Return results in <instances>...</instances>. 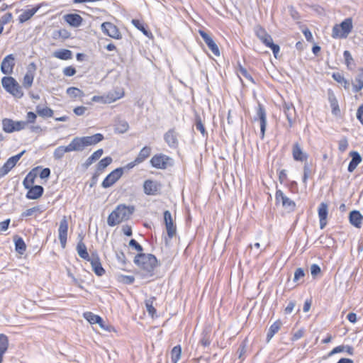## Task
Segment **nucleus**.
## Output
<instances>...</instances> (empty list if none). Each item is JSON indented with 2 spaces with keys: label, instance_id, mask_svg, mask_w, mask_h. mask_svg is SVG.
Instances as JSON below:
<instances>
[{
  "label": "nucleus",
  "instance_id": "f257e3e1",
  "mask_svg": "<svg viewBox=\"0 0 363 363\" xmlns=\"http://www.w3.org/2000/svg\"><path fill=\"white\" fill-rule=\"evenodd\" d=\"M135 211V207L134 206L119 204L109 214L107 218V223L109 226L113 227L123 221L128 220L130 218Z\"/></svg>",
  "mask_w": 363,
  "mask_h": 363
},
{
  "label": "nucleus",
  "instance_id": "f03ea898",
  "mask_svg": "<svg viewBox=\"0 0 363 363\" xmlns=\"http://www.w3.org/2000/svg\"><path fill=\"white\" fill-rule=\"evenodd\" d=\"M133 262L139 268L152 276L158 262L156 257L152 254L138 253L135 256Z\"/></svg>",
  "mask_w": 363,
  "mask_h": 363
},
{
  "label": "nucleus",
  "instance_id": "7ed1b4c3",
  "mask_svg": "<svg viewBox=\"0 0 363 363\" xmlns=\"http://www.w3.org/2000/svg\"><path fill=\"white\" fill-rule=\"evenodd\" d=\"M353 29L352 18H347L340 23H336L332 28L331 36L334 39H346Z\"/></svg>",
  "mask_w": 363,
  "mask_h": 363
},
{
  "label": "nucleus",
  "instance_id": "20e7f679",
  "mask_svg": "<svg viewBox=\"0 0 363 363\" xmlns=\"http://www.w3.org/2000/svg\"><path fill=\"white\" fill-rule=\"evenodd\" d=\"M101 133H96L91 136L75 137L73 138L77 151H82L85 147L99 143L104 140Z\"/></svg>",
  "mask_w": 363,
  "mask_h": 363
},
{
  "label": "nucleus",
  "instance_id": "39448f33",
  "mask_svg": "<svg viewBox=\"0 0 363 363\" xmlns=\"http://www.w3.org/2000/svg\"><path fill=\"white\" fill-rule=\"evenodd\" d=\"M254 120H259L260 122V138L263 140L267 128V113L264 106L260 102H258L257 104L256 116H255Z\"/></svg>",
  "mask_w": 363,
  "mask_h": 363
},
{
  "label": "nucleus",
  "instance_id": "423d86ee",
  "mask_svg": "<svg viewBox=\"0 0 363 363\" xmlns=\"http://www.w3.org/2000/svg\"><path fill=\"white\" fill-rule=\"evenodd\" d=\"M125 92H108L101 96H94L92 97L91 101L96 103L103 104H111L116 101L117 99H121L124 96Z\"/></svg>",
  "mask_w": 363,
  "mask_h": 363
},
{
  "label": "nucleus",
  "instance_id": "0eeeda50",
  "mask_svg": "<svg viewBox=\"0 0 363 363\" xmlns=\"http://www.w3.org/2000/svg\"><path fill=\"white\" fill-rule=\"evenodd\" d=\"M26 150L21 151L20 153L9 157L4 165L0 168V179L6 176L21 158Z\"/></svg>",
  "mask_w": 363,
  "mask_h": 363
},
{
  "label": "nucleus",
  "instance_id": "6e6552de",
  "mask_svg": "<svg viewBox=\"0 0 363 363\" xmlns=\"http://www.w3.org/2000/svg\"><path fill=\"white\" fill-rule=\"evenodd\" d=\"M171 157L169 156L160 153L154 155L150 160V164L153 167L160 169H164L168 166L171 165Z\"/></svg>",
  "mask_w": 363,
  "mask_h": 363
},
{
  "label": "nucleus",
  "instance_id": "1a4fd4ad",
  "mask_svg": "<svg viewBox=\"0 0 363 363\" xmlns=\"http://www.w3.org/2000/svg\"><path fill=\"white\" fill-rule=\"evenodd\" d=\"M124 168L118 167L109 173L102 182L103 188H108L113 186L123 175Z\"/></svg>",
  "mask_w": 363,
  "mask_h": 363
},
{
  "label": "nucleus",
  "instance_id": "9d476101",
  "mask_svg": "<svg viewBox=\"0 0 363 363\" xmlns=\"http://www.w3.org/2000/svg\"><path fill=\"white\" fill-rule=\"evenodd\" d=\"M276 203L281 202L282 206L287 209L289 211L292 212L295 211L296 203L284 195L283 191L280 189H277L275 194Z\"/></svg>",
  "mask_w": 363,
  "mask_h": 363
},
{
  "label": "nucleus",
  "instance_id": "9b49d317",
  "mask_svg": "<svg viewBox=\"0 0 363 363\" xmlns=\"http://www.w3.org/2000/svg\"><path fill=\"white\" fill-rule=\"evenodd\" d=\"M161 187V184L155 180L147 179L143 183L144 193L149 196H155L160 194Z\"/></svg>",
  "mask_w": 363,
  "mask_h": 363
},
{
  "label": "nucleus",
  "instance_id": "f8f14e48",
  "mask_svg": "<svg viewBox=\"0 0 363 363\" xmlns=\"http://www.w3.org/2000/svg\"><path fill=\"white\" fill-rule=\"evenodd\" d=\"M68 231V220L67 216H64L60 222L58 228V238L61 247L64 249L67 245Z\"/></svg>",
  "mask_w": 363,
  "mask_h": 363
},
{
  "label": "nucleus",
  "instance_id": "ddd939ff",
  "mask_svg": "<svg viewBox=\"0 0 363 363\" xmlns=\"http://www.w3.org/2000/svg\"><path fill=\"white\" fill-rule=\"evenodd\" d=\"M101 30L105 35L119 40L122 38V35L116 25L111 22H104L101 24Z\"/></svg>",
  "mask_w": 363,
  "mask_h": 363
},
{
  "label": "nucleus",
  "instance_id": "4468645a",
  "mask_svg": "<svg viewBox=\"0 0 363 363\" xmlns=\"http://www.w3.org/2000/svg\"><path fill=\"white\" fill-rule=\"evenodd\" d=\"M15 67V57L13 54L6 55L1 64V71L4 74H11Z\"/></svg>",
  "mask_w": 363,
  "mask_h": 363
},
{
  "label": "nucleus",
  "instance_id": "2eb2a0df",
  "mask_svg": "<svg viewBox=\"0 0 363 363\" xmlns=\"http://www.w3.org/2000/svg\"><path fill=\"white\" fill-rule=\"evenodd\" d=\"M36 69L37 67L34 62H31L29 64L27 69V72L23 77L22 82L24 88L28 89L32 86Z\"/></svg>",
  "mask_w": 363,
  "mask_h": 363
},
{
  "label": "nucleus",
  "instance_id": "dca6fc26",
  "mask_svg": "<svg viewBox=\"0 0 363 363\" xmlns=\"http://www.w3.org/2000/svg\"><path fill=\"white\" fill-rule=\"evenodd\" d=\"M199 33L207 45L208 48L216 56H220V52L217 44L214 42L212 38L204 30H199Z\"/></svg>",
  "mask_w": 363,
  "mask_h": 363
},
{
  "label": "nucleus",
  "instance_id": "f3484780",
  "mask_svg": "<svg viewBox=\"0 0 363 363\" xmlns=\"http://www.w3.org/2000/svg\"><path fill=\"white\" fill-rule=\"evenodd\" d=\"M87 261L90 262L92 270L97 276L101 277L105 274V269L103 268L100 258L96 252L91 253V258Z\"/></svg>",
  "mask_w": 363,
  "mask_h": 363
},
{
  "label": "nucleus",
  "instance_id": "a211bd4d",
  "mask_svg": "<svg viewBox=\"0 0 363 363\" xmlns=\"http://www.w3.org/2000/svg\"><path fill=\"white\" fill-rule=\"evenodd\" d=\"M283 111L289 122V128L293 127L296 121V110L294 105L291 103L284 102L283 105Z\"/></svg>",
  "mask_w": 363,
  "mask_h": 363
},
{
  "label": "nucleus",
  "instance_id": "6ab92c4d",
  "mask_svg": "<svg viewBox=\"0 0 363 363\" xmlns=\"http://www.w3.org/2000/svg\"><path fill=\"white\" fill-rule=\"evenodd\" d=\"M72 151H77L73 140L67 146H59L57 147L53 152V157L56 160H60L63 157L65 153Z\"/></svg>",
  "mask_w": 363,
  "mask_h": 363
},
{
  "label": "nucleus",
  "instance_id": "aec40b11",
  "mask_svg": "<svg viewBox=\"0 0 363 363\" xmlns=\"http://www.w3.org/2000/svg\"><path fill=\"white\" fill-rule=\"evenodd\" d=\"M84 317L91 323V324H99L101 328L107 331H110V327L105 324L103 318L98 315H95L91 312L84 313Z\"/></svg>",
  "mask_w": 363,
  "mask_h": 363
},
{
  "label": "nucleus",
  "instance_id": "412c9836",
  "mask_svg": "<svg viewBox=\"0 0 363 363\" xmlns=\"http://www.w3.org/2000/svg\"><path fill=\"white\" fill-rule=\"evenodd\" d=\"M320 228L323 229L327 225V217L328 214V206L327 203L322 202L318 206V209Z\"/></svg>",
  "mask_w": 363,
  "mask_h": 363
},
{
  "label": "nucleus",
  "instance_id": "4be33fe9",
  "mask_svg": "<svg viewBox=\"0 0 363 363\" xmlns=\"http://www.w3.org/2000/svg\"><path fill=\"white\" fill-rule=\"evenodd\" d=\"M164 140L169 147L176 148L178 146L177 133L174 128L169 129L164 135Z\"/></svg>",
  "mask_w": 363,
  "mask_h": 363
},
{
  "label": "nucleus",
  "instance_id": "5701e85b",
  "mask_svg": "<svg viewBox=\"0 0 363 363\" xmlns=\"http://www.w3.org/2000/svg\"><path fill=\"white\" fill-rule=\"evenodd\" d=\"M43 6V4H39L30 9L24 11L21 14L18 16V20L19 23H23L26 21L30 20Z\"/></svg>",
  "mask_w": 363,
  "mask_h": 363
},
{
  "label": "nucleus",
  "instance_id": "b1692460",
  "mask_svg": "<svg viewBox=\"0 0 363 363\" xmlns=\"http://www.w3.org/2000/svg\"><path fill=\"white\" fill-rule=\"evenodd\" d=\"M292 155L295 161L303 162L308 159V154L303 152L298 143H295L293 145Z\"/></svg>",
  "mask_w": 363,
  "mask_h": 363
},
{
  "label": "nucleus",
  "instance_id": "393cba45",
  "mask_svg": "<svg viewBox=\"0 0 363 363\" xmlns=\"http://www.w3.org/2000/svg\"><path fill=\"white\" fill-rule=\"evenodd\" d=\"M27 189L28 191L26 196L27 199L32 200L39 199L44 192V188L40 185L30 186V188Z\"/></svg>",
  "mask_w": 363,
  "mask_h": 363
},
{
  "label": "nucleus",
  "instance_id": "a878e982",
  "mask_svg": "<svg viewBox=\"0 0 363 363\" xmlns=\"http://www.w3.org/2000/svg\"><path fill=\"white\" fill-rule=\"evenodd\" d=\"M1 84L6 91H18L19 88L18 83L12 77H4L1 79Z\"/></svg>",
  "mask_w": 363,
  "mask_h": 363
},
{
  "label": "nucleus",
  "instance_id": "bb28decb",
  "mask_svg": "<svg viewBox=\"0 0 363 363\" xmlns=\"http://www.w3.org/2000/svg\"><path fill=\"white\" fill-rule=\"evenodd\" d=\"M65 21L72 27H79L83 22L82 17L77 13H68L64 16Z\"/></svg>",
  "mask_w": 363,
  "mask_h": 363
},
{
  "label": "nucleus",
  "instance_id": "cd10ccee",
  "mask_svg": "<svg viewBox=\"0 0 363 363\" xmlns=\"http://www.w3.org/2000/svg\"><path fill=\"white\" fill-rule=\"evenodd\" d=\"M349 220L353 226L360 228L363 222V216L359 211L353 210L350 213Z\"/></svg>",
  "mask_w": 363,
  "mask_h": 363
},
{
  "label": "nucleus",
  "instance_id": "c85d7f7f",
  "mask_svg": "<svg viewBox=\"0 0 363 363\" xmlns=\"http://www.w3.org/2000/svg\"><path fill=\"white\" fill-rule=\"evenodd\" d=\"M350 156L352 157V160L349 163L347 171L349 172H352L362 162V159L360 154L357 151L350 152Z\"/></svg>",
  "mask_w": 363,
  "mask_h": 363
},
{
  "label": "nucleus",
  "instance_id": "c756f323",
  "mask_svg": "<svg viewBox=\"0 0 363 363\" xmlns=\"http://www.w3.org/2000/svg\"><path fill=\"white\" fill-rule=\"evenodd\" d=\"M266 47L269 48L274 55L277 57V54L279 52V46L273 43V39L269 34H267L264 38L261 41Z\"/></svg>",
  "mask_w": 363,
  "mask_h": 363
},
{
  "label": "nucleus",
  "instance_id": "7c9ffc66",
  "mask_svg": "<svg viewBox=\"0 0 363 363\" xmlns=\"http://www.w3.org/2000/svg\"><path fill=\"white\" fill-rule=\"evenodd\" d=\"M76 250H77V252L79 256L81 258H82L86 261L91 258V256H89V255L87 252L86 246L82 241V238H81V240H79V242L77 245Z\"/></svg>",
  "mask_w": 363,
  "mask_h": 363
},
{
  "label": "nucleus",
  "instance_id": "2f4dec72",
  "mask_svg": "<svg viewBox=\"0 0 363 363\" xmlns=\"http://www.w3.org/2000/svg\"><path fill=\"white\" fill-rule=\"evenodd\" d=\"M104 153L103 149H99L95 151L90 157H89L84 163L82 164L84 169H86L95 161L98 160Z\"/></svg>",
  "mask_w": 363,
  "mask_h": 363
},
{
  "label": "nucleus",
  "instance_id": "473e14b6",
  "mask_svg": "<svg viewBox=\"0 0 363 363\" xmlns=\"http://www.w3.org/2000/svg\"><path fill=\"white\" fill-rule=\"evenodd\" d=\"M328 100L332 109V113L335 116H340V109L339 107L338 101L333 92L329 93Z\"/></svg>",
  "mask_w": 363,
  "mask_h": 363
},
{
  "label": "nucleus",
  "instance_id": "72a5a7b5",
  "mask_svg": "<svg viewBox=\"0 0 363 363\" xmlns=\"http://www.w3.org/2000/svg\"><path fill=\"white\" fill-rule=\"evenodd\" d=\"M281 325V321L280 320H277L269 327L266 337L267 342H269L273 336L280 330Z\"/></svg>",
  "mask_w": 363,
  "mask_h": 363
},
{
  "label": "nucleus",
  "instance_id": "f704fd0d",
  "mask_svg": "<svg viewBox=\"0 0 363 363\" xmlns=\"http://www.w3.org/2000/svg\"><path fill=\"white\" fill-rule=\"evenodd\" d=\"M13 240L16 251L20 255H23L26 250V245L23 239L18 235H15L13 237Z\"/></svg>",
  "mask_w": 363,
  "mask_h": 363
},
{
  "label": "nucleus",
  "instance_id": "c9c22d12",
  "mask_svg": "<svg viewBox=\"0 0 363 363\" xmlns=\"http://www.w3.org/2000/svg\"><path fill=\"white\" fill-rule=\"evenodd\" d=\"M112 158L109 156L101 159L96 166L95 172L101 174L103 171L112 162Z\"/></svg>",
  "mask_w": 363,
  "mask_h": 363
},
{
  "label": "nucleus",
  "instance_id": "e433bc0d",
  "mask_svg": "<svg viewBox=\"0 0 363 363\" xmlns=\"http://www.w3.org/2000/svg\"><path fill=\"white\" fill-rule=\"evenodd\" d=\"M151 154V147L149 146H145L143 147L139 154L135 158V162H139L140 164L144 162L147 158L150 157Z\"/></svg>",
  "mask_w": 363,
  "mask_h": 363
},
{
  "label": "nucleus",
  "instance_id": "4c0bfd02",
  "mask_svg": "<svg viewBox=\"0 0 363 363\" xmlns=\"http://www.w3.org/2000/svg\"><path fill=\"white\" fill-rule=\"evenodd\" d=\"M332 77L340 86V87L344 89L348 88L349 83L345 79L342 73L339 72H333L332 74Z\"/></svg>",
  "mask_w": 363,
  "mask_h": 363
},
{
  "label": "nucleus",
  "instance_id": "58836bf2",
  "mask_svg": "<svg viewBox=\"0 0 363 363\" xmlns=\"http://www.w3.org/2000/svg\"><path fill=\"white\" fill-rule=\"evenodd\" d=\"M2 128L6 133H11L15 131V121L10 118L2 120Z\"/></svg>",
  "mask_w": 363,
  "mask_h": 363
},
{
  "label": "nucleus",
  "instance_id": "ea45409f",
  "mask_svg": "<svg viewBox=\"0 0 363 363\" xmlns=\"http://www.w3.org/2000/svg\"><path fill=\"white\" fill-rule=\"evenodd\" d=\"M53 56L60 60H67L72 58V53L69 50L62 49L55 51L53 54Z\"/></svg>",
  "mask_w": 363,
  "mask_h": 363
},
{
  "label": "nucleus",
  "instance_id": "a19ab883",
  "mask_svg": "<svg viewBox=\"0 0 363 363\" xmlns=\"http://www.w3.org/2000/svg\"><path fill=\"white\" fill-rule=\"evenodd\" d=\"M343 57L345 59V64L347 69L352 70L355 67V62L352 57L351 53L348 50H345L343 52Z\"/></svg>",
  "mask_w": 363,
  "mask_h": 363
},
{
  "label": "nucleus",
  "instance_id": "79ce46f5",
  "mask_svg": "<svg viewBox=\"0 0 363 363\" xmlns=\"http://www.w3.org/2000/svg\"><path fill=\"white\" fill-rule=\"evenodd\" d=\"M131 23L135 28H137L139 30H140L145 35L149 36V35L151 34V33L148 30V29L147 28V26L143 21H141L138 19H133Z\"/></svg>",
  "mask_w": 363,
  "mask_h": 363
},
{
  "label": "nucleus",
  "instance_id": "37998d69",
  "mask_svg": "<svg viewBox=\"0 0 363 363\" xmlns=\"http://www.w3.org/2000/svg\"><path fill=\"white\" fill-rule=\"evenodd\" d=\"M182 355V347L180 345L174 346L171 351V360L172 363H177Z\"/></svg>",
  "mask_w": 363,
  "mask_h": 363
},
{
  "label": "nucleus",
  "instance_id": "c03bdc74",
  "mask_svg": "<svg viewBox=\"0 0 363 363\" xmlns=\"http://www.w3.org/2000/svg\"><path fill=\"white\" fill-rule=\"evenodd\" d=\"M352 84L357 91L363 89V67L359 69V72L354 79Z\"/></svg>",
  "mask_w": 363,
  "mask_h": 363
},
{
  "label": "nucleus",
  "instance_id": "a18cd8bd",
  "mask_svg": "<svg viewBox=\"0 0 363 363\" xmlns=\"http://www.w3.org/2000/svg\"><path fill=\"white\" fill-rule=\"evenodd\" d=\"M36 113L43 118H50L53 115V111L51 108L48 107L43 108L40 106H36Z\"/></svg>",
  "mask_w": 363,
  "mask_h": 363
},
{
  "label": "nucleus",
  "instance_id": "49530a36",
  "mask_svg": "<svg viewBox=\"0 0 363 363\" xmlns=\"http://www.w3.org/2000/svg\"><path fill=\"white\" fill-rule=\"evenodd\" d=\"M156 298L155 296L150 297L149 299L145 301V307L147 309V311L148 312L149 315L151 317H154V315L156 314V309L153 306V302L155 301Z\"/></svg>",
  "mask_w": 363,
  "mask_h": 363
},
{
  "label": "nucleus",
  "instance_id": "de8ad7c7",
  "mask_svg": "<svg viewBox=\"0 0 363 363\" xmlns=\"http://www.w3.org/2000/svg\"><path fill=\"white\" fill-rule=\"evenodd\" d=\"M195 126L196 128L201 132L203 136L208 135L204 125L202 123L201 116L199 114H196L195 116Z\"/></svg>",
  "mask_w": 363,
  "mask_h": 363
},
{
  "label": "nucleus",
  "instance_id": "09e8293b",
  "mask_svg": "<svg viewBox=\"0 0 363 363\" xmlns=\"http://www.w3.org/2000/svg\"><path fill=\"white\" fill-rule=\"evenodd\" d=\"M9 347V338L8 337L1 333L0 334V353L4 354Z\"/></svg>",
  "mask_w": 363,
  "mask_h": 363
},
{
  "label": "nucleus",
  "instance_id": "8fccbe9b",
  "mask_svg": "<svg viewBox=\"0 0 363 363\" xmlns=\"http://www.w3.org/2000/svg\"><path fill=\"white\" fill-rule=\"evenodd\" d=\"M211 335L207 330H203L201 333V337L199 340V343L203 347H208L211 345Z\"/></svg>",
  "mask_w": 363,
  "mask_h": 363
},
{
  "label": "nucleus",
  "instance_id": "3c124183",
  "mask_svg": "<svg viewBox=\"0 0 363 363\" xmlns=\"http://www.w3.org/2000/svg\"><path fill=\"white\" fill-rule=\"evenodd\" d=\"M36 174H33L32 172H30L25 179L23 181V184L25 189H29L32 184H33L35 182Z\"/></svg>",
  "mask_w": 363,
  "mask_h": 363
},
{
  "label": "nucleus",
  "instance_id": "603ef678",
  "mask_svg": "<svg viewBox=\"0 0 363 363\" xmlns=\"http://www.w3.org/2000/svg\"><path fill=\"white\" fill-rule=\"evenodd\" d=\"M12 19V14L11 13H6L2 16L0 18V35L4 30V26L9 23Z\"/></svg>",
  "mask_w": 363,
  "mask_h": 363
},
{
  "label": "nucleus",
  "instance_id": "864d4df0",
  "mask_svg": "<svg viewBox=\"0 0 363 363\" xmlns=\"http://www.w3.org/2000/svg\"><path fill=\"white\" fill-rule=\"evenodd\" d=\"M129 125L125 121H120L115 127V132L118 133H124L128 131Z\"/></svg>",
  "mask_w": 363,
  "mask_h": 363
},
{
  "label": "nucleus",
  "instance_id": "5fc2aeb1",
  "mask_svg": "<svg viewBox=\"0 0 363 363\" xmlns=\"http://www.w3.org/2000/svg\"><path fill=\"white\" fill-rule=\"evenodd\" d=\"M167 236L169 239H172L177 233V227L176 225L174 224V223H169L165 224Z\"/></svg>",
  "mask_w": 363,
  "mask_h": 363
},
{
  "label": "nucleus",
  "instance_id": "6e6d98bb",
  "mask_svg": "<svg viewBox=\"0 0 363 363\" xmlns=\"http://www.w3.org/2000/svg\"><path fill=\"white\" fill-rule=\"evenodd\" d=\"M348 140L346 137H342L339 141H338V150L341 152H344L346 151V150L348 147Z\"/></svg>",
  "mask_w": 363,
  "mask_h": 363
},
{
  "label": "nucleus",
  "instance_id": "4d7b16f0",
  "mask_svg": "<svg viewBox=\"0 0 363 363\" xmlns=\"http://www.w3.org/2000/svg\"><path fill=\"white\" fill-rule=\"evenodd\" d=\"M116 259L119 263L123 266H125L127 264V259L125 253L123 251L116 252Z\"/></svg>",
  "mask_w": 363,
  "mask_h": 363
},
{
  "label": "nucleus",
  "instance_id": "13d9d810",
  "mask_svg": "<svg viewBox=\"0 0 363 363\" xmlns=\"http://www.w3.org/2000/svg\"><path fill=\"white\" fill-rule=\"evenodd\" d=\"M129 246L134 248L135 250L139 252V253H143V247L135 239H131L129 241Z\"/></svg>",
  "mask_w": 363,
  "mask_h": 363
},
{
  "label": "nucleus",
  "instance_id": "bf43d9fd",
  "mask_svg": "<svg viewBox=\"0 0 363 363\" xmlns=\"http://www.w3.org/2000/svg\"><path fill=\"white\" fill-rule=\"evenodd\" d=\"M311 172V169L310 168L309 164L307 162H305L303 166V182L306 183L308 177Z\"/></svg>",
  "mask_w": 363,
  "mask_h": 363
},
{
  "label": "nucleus",
  "instance_id": "052dcab7",
  "mask_svg": "<svg viewBox=\"0 0 363 363\" xmlns=\"http://www.w3.org/2000/svg\"><path fill=\"white\" fill-rule=\"evenodd\" d=\"M305 272L303 269L299 267L297 268L294 272V281L297 282L300 279L303 278Z\"/></svg>",
  "mask_w": 363,
  "mask_h": 363
},
{
  "label": "nucleus",
  "instance_id": "680f3d73",
  "mask_svg": "<svg viewBox=\"0 0 363 363\" xmlns=\"http://www.w3.org/2000/svg\"><path fill=\"white\" fill-rule=\"evenodd\" d=\"M255 34L257 37L262 41L268 33L262 27H258L255 30Z\"/></svg>",
  "mask_w": 363,
  "mask_h": 363
},
{
  "label": "nucleus",
  "instance_id": "e2e57ef3",
  "mask_svg": "<svg viewBox=\"0 0 363 363\" xmlns=\"http://www.w3.org/2000/svg\"><path fill=\"white\" fill-rule=\"evenodd\" d=\"M121 281L125 284H132L135 281V277L129 275H121Z\"/></svg>",
  "mask_w": 363,
  "mask_h": 363
},
{
  "label": "nucleus",
  "instance_id": "0e129e2a",
  "mask_svg": "<svg viewBox=\"0 0 363 363\" xmlns=\"http://www.w3.org/2000/svg\"><path fill=\"white\" fill-rule=\"evenodd\" d=\"M63 74L67 77H72L76 74V69L72 66H68L64 68Z\"/></svg>",
  "mask_w": 363,
  "mask_h": 363
},
{
  "label": "nucleus",
  "instance_id": "69168bd1",
  "mask_svg": "<svg viewBox=\"0 0 363 363\" xmlns=\"http://www.w3.org/2000/svg\"><path fill=\"white\" fill-rule=\"evenodd\" d=\"M28 122L24 121H15V131H20L26 128Z\"/></svg>",
  "mask_w": 363,
  "mask_h": 363
},
{
  "label": "nucleus",
  "instance_id": "338daca9",
  "mask_svg": "<svg viewBox=\"0 0 363 363\" xmlns=\"http://www.w3.org/2000/svg\"><path fill=\"white\" fill-rule=\"evenodd\" d=\"M36 118H37L36 113H35L34 112H32V111H29L27 113L26 122H28V123H34Z\"/></svg>",
  "mask_w": 363,
  "mask_h": 363
},
{
  "label": "nucleus",
  "instance_id": "774afa93",
  "mask_svg": "<svg viewBox=\"0 0 363 363\" xmlns=\"http://www.w3.org/2000/svg\"><path fill=\"white\" fill-rule=\"evenodd\" d=\"M357 118L362 125H363V105L359 106L357 111Z\"/></svg>",
  "mask_w": 363,
  "mask_h": 363
}]
</instances>
